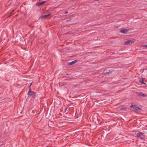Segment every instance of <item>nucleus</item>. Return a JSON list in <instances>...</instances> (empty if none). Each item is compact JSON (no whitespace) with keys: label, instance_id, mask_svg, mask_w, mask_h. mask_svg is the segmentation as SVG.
Returning a JSON list of instances; mask_svg holds the SVG:
<instances>
[{"label":"nucleus","instance_id":"nucleus-12","mask_svg":"<svg viewBox=\"0 0 147 147\" xmlns=\"http://www.w3.org/2000/svg\"><path fill=\"white\" fill-rule=\"evenodd\" d=\"M71 20L70 19V20H66V22H70L71 21Z\"/></svg>","mask_w":147,"mask_h":147},{"label":"nucleus","instance_id":"nucleus-1","mask_svg":"<svg viewBox=\"0 0 147 147\" xmlns=\"http://www.w3.org/2000/svg\"><path fill=\"white\" fill-rule=\"evenodd\" d=\"M28 94L29 96L31 97L32 98H34L36 97V93L33 91H31L30 88L29 89Z\"/></svg>","mask_w":147,"mask_h":147},{"label":"nucleus","instance_id":"nucleus-17","mask_svg":"<svg viewBox=\"0 0 147 147\" xmlns=\"http://www.w3.org/2000/svg\"><path fill=\"white\" fill-rule=\"evenodd\" d=\"M32 83H30V86H29V87H30V86H31V85H32Z\"/></svg>","mask_w":147,"mask_h":147},{"label":"nucleus","instance_id":"nucleus-5","mask_svg":"<svg viewBox=\"0 0 147 147\" xmlns=\"http://www.w3.org/2000/svg\"><path fill=\"white\" fill-rule=\"evenodd\" d=\"M130 42H131V40H127L125 41V42L124 43V45H127L129 44L130 43H131Z\"/></svg>","mask_w":147,"mask_h":147},{"label":"nucleus","instance_id":"nucleus-13","mask_svg":"<svg viewBox=\"0 0 147 147\" xmlns=\"http://www.w3.org/2000/svg\"><path fill=\"white\" fill-rule=\"evenodd\" d=\"M136 105H131V106H130V107L131 108H134L135 106Z\"/></svg>","mask_w":147,"mask_h":147},{"label":"nucleus","instance_id":"nucleus-20","mask_svg":"<svg viewBox=\"0 0 147 147\" xmlns=\"http://www.w3.org/2000/svg\"><path fill=\"white\" fill-rule=\"evenodd\" d=\"M67 109H65V111H66V110H67Z\"/></svg>","mask_w":147,"mask_h":147},{"label":"nucleus","instance_id":"nucleus-3","mask_svg":"<svg viewBox=\"0 0 147 147\" xmlns=\"http://www.w3.org/2000/svg\"><path fill=\"white\" fill-rule=\"evenodd\" d=\"M128 29H124L121 30L120 32L123 34H127L128 32Z\"/></svg>","mask_w":147,"mask_h":147},{"label":"nucleus","instance_id":"nucleus-14","mask_svg":"<svg viewBox=\"0 0 147 147\" xmlns=\"http://www.w3.org/2000/svg\"><path fill=\"white\" fill-rule=\"evenodd\" d=\"M143 81H144V80H142V81H141L140 82H141V83H142V84H146L145 83H144V82H143Z\"/></svg>","mask_w":147,"mask_h":147},{"label":"nucleus","instance_id":"nucleus-7","mask_svg":"<svg viewBox=\"0 0 147 147\" xmlns=\"http://www.w3.org/2000/svg\"><path fill=\"white\" fill-rule=\"evenodd\" d=\"M138 95L140 96H142L144 97H146L147 96V95L143 93H139L138 94Z\"/></svg>","mask_w":147,"mask_h":147},{"label":"nucleus","instance_id":"nucleus-9","mask_svg":"<svg viewBox=\"0 0 147 147\" xmlns=\"http://www.w3.org/2000/svg\"><path fill=\"white\" fill-rule=\"evenodd\" d=\"M46 1H43L42 2H41L40 3H39V5H42L44 4H45V3H46Z\"/></svg>","mask_w":147,"mask_h":147},{"label":"nucleus","instance_id":"nucleus-18","mask_svg":"<svg viewBox=\"0 0 147 147\" xmlns=\"http://www.w3.org/2000/svg\"><path fill=\"white\" fill-rule=\"evenodd\" d=\"M14 11V10H12V12H11V13H12L13 12V11Z\"/></svg>","mask_w":147,"mask_h":147},{"label":"nucleus","instance_id":"nucleus-15","mask_svg":"<svg viewBox=\"0 0 147 147\" xmlns=\"http://www.w3.org/2000/svg\"><path fill=\"white\" fill-rule=\"evenodd\" d=\"M109 74V72H107L105 73H104V75H106V74Z\"/></svg>","mask_w":147,"mask_h":147},{"label":"nucleus","instance_id":"nucleus-2","mask_svg":"<svg viewBox=\"0 0 147 147\" xmlns=\"http://www.w3.org/2000/svg\"><path fill=\"white\" fill-rule=\"evenodd\" d=\"M137 137L141 139H144L145 138V136L144 134L141 132H139L136 134Z\"/></svg>","mask_w":147,"mask_h":147},{"label":"nucleus","instance_id":"nucleus-10","mask_svg":"<svg viewBox=\"0 0 147 147\" xmlns=\"http://www.w3.org/2000/svg\"><path fill=\"white\" fill-rule=\"evenodd\" d=\"M135 41V39H132L131 40V44H133Z\"/></svg>","mask_w":147,"mask_h":147},{"label":"nucleus","instance_id":"nucleus-19","mask_svg":"<svg viewBox=\"0 0 147 147\" xmlns=\"http://www.w3.org/2000/svg\"><path fill=\"white\" fill-rule=\"evenodd\" d=\"M126 109V108H123L121 109Z\"/></svg>","mask_w":147,"mask_h":147},{"label":"nucleus","instance_id":"nucleus-4","mask_svg":"<svg viewBox=\"0 0 147 147\" xmlns=\"http://www.w3.org/2000/svg\"><path fill=\"white\" fill-rule=\"evenodd\" d=\"M78 62L77 60H74L71 62L68 63L67 64L68 65H73Z\"/></svg>","mask_w":147,"mask_h":147},{"label":"nucleus","instance_id":"nucleus-6","mask_svg":"<svg viewBox=\"0 0 147 147\" xmlns=\"http://www.w3.org/2000/svg\"><path fill=\"white\" fill-rule=\"evenodd\" d=\"M140 110L141 109H140L138 107H137L135 108L134 109V111L136 112Z\"/></svg>","mask_w":147,"mask_h":147},{"label":"nucleus","instance_id":"nucleus-11","mask_svg":"<svg viewBox=\"0 0 147 147\" xmlns=\"http://www.w3.org/2000/svg\"><path fill=\"white\" fill-rule=\"evenodd\" d=\"M142 46L143 47H147V45H142Z\"/></svg>","mask_w":147,"mask_h":147},{"label":"nucleus","instance_id":"nucleus-16","mask_svg":"<svg viewBox=\"0 0 147 147\" xmlns=\"http://www.w3.org/2000/svg\"><path fill=\"white\" fill-rule=\"evenodd\" d=\"M68 13V12L67 11H65L64 13L65 14H66Z\"/></svg>","mask_w":147,"mask_h":147},{"label":"nucleus","instance_id":"nucleus-8","mask_svg":"<svg viewBox=\"0 0 147 147\" xmlns=\"http://www.w3.org/2000/svg\"><path fill=\"white\" fill-rule=\"evenodd\" d=\"M51 15V14H47V15H45L44 16H42L41 18L42 19H43L44 18H46L47 17H48L49 16H50Z\"/></svg>","mask_w":147,"mask_h":147}]
</instances>
